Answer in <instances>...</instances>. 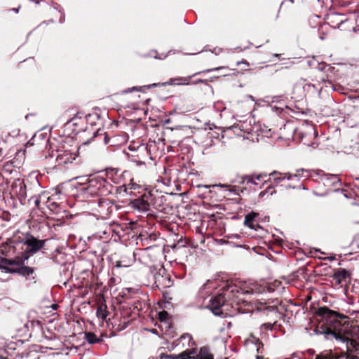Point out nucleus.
<instances>
[{
	"mask_svg": "<svg viewBox=\"0 0 359 359\" xmlns=\"http://www.w3.org/2000/svg\"><path fill=\"white\" fill-rule=\"evenodd\" d=\"M321 317L322 325L318 328L319 334L324 336L327 340H335L338 344L344 345L346 349L347 358H351L352 353H359L358 343L350 338L351 333L349 323L346 320L348 317L340 314L327 307H321L318 311Z\"/></svg>",
	"mask_w": 359,
	"mask_h": 359,
	"instance_id": "f257e3e1",
	"label": "nucleus"
},
{
	"mask_svg": "<svg viewBox=\"0 0 359 359\" xmlns=\"http://www.w3.org/2000/svg\"><path fill=\"white\" fill-rule=\"evenodd\" d=\"M77 155L74 152H71L68 150L64 149L63 148L57 149L55 151L53 150L51 154H49V158L50 159L55 158L57 165L66 166L70 163H72L76 160Z\"/></svg>",
	"mask_w": 359,
	"mask_h": 359,
	"instance_id": "1a4fd4ad",
	"label": "nucleus"
},
{
	"mask_svg": "<svg viewBox=\"0 0 359 359\" xmlns=\"http://www.w3.org/2000/svg\"><path fill=\"white\" fill-rule=\"evenodd\" d=\"M254 176L253 175H245L243 177L241 183H246L247 184L252 183Z\"/></svg>",
	"mask_w": 359,
	"mask_h": 359,
	"instance_id": "cd10ccee",
	"label": "nucleus"
},
{
	"mask_svg": "<svg viewBox=\"0 0 359 359\" xmlns=\"http://www.w3.org/2000/svg\"><path fill=\"white\" fill-rule=\"evenodd\" d=\"M260 175H262V179L267 177L269 175L266 172H262V173H260Z\"/></svg>",
	"mask_w": 359,
	"mask_h": 359,
	"instance_id": "37998d69",
	"label": "nucleus"
},
{
	"mask_svg": "<svg viewBox=\"0 0 359 359\" xmlns=\"http://www.w3.org/2000/svg\"><path fill=\"white\" fill-rule=\"evenodd\" d=\"M255 177V180H262V175H260V174H258V175H252Z\"/></svg>",
	"mask_w": 359,
	"mask_h": 359,
	"instance_id": "72a5a7b5",
	"label": "nucleus"
},
{
	"mask_svg": "<svg viewBox=\"0 0 359 359\" xmlns=\"http://www.w3.org/2000/svg\"><path fill=\"white\" fill-rule=\"evenodd\" d=\"M26 260L24 259L23 257L20 256H15V258L11 259L2 258L0 267L6 272L18 273L22 276L27 278L34 273V268L25 266Z\"/></svg>",
	"mask_w": 359,
	"mask_h": 359,
	"instance_id": "f03ea898",
	"label": "nucleus"
},
{
	"mask_svg": "<svg viewBox=\"0 0 359 359\" xmlns=\"http://www.w3.org/2000/svg\"><path fill=\"white\" fill-rule=\"evenodd\" d=\"M158 315L161 320H164L168 316V312L165 311L160 312Z\"/></svg>",
	"mask_w": 359,
	"mask_h": 359,
	"instance_id": "2f4dec72",
	"label": "nucleus"
},
{
	"mask_svg": "<svg viewBox=\"0 0 359 359\" xmlns=\"http://www.w3.org/2000/svg\"><path fill=\"white\" fill-rule=\"evenodd\" d=\"M239 292L247 294H261L266 291V286L255 281H250L243 288L238 289Z\"/></svg>",
	"mask_w": 359,
	"mask_h": 359,
	"instance_id": "ddd939ff",
	"label": "nucleus"
},
{
	"mask_svg": "<svg viewBox=\"0 0 359 359\" xmlns=\"http://www.w3.org/2000/svg\"><path fill=\"white\" fill-rule=\"evenodd\" d=\"M152 194L150 192H144L139 198L130 201L131 207L141 212H147L150 210V201Z\"/></svg>",
	"mask_w": 359,
	"mask_h": 359,
	"instance_id": "9b49d317",
	"label": "nucleus"
},
{
	"mask_svg": "<svg viewBox=\"0 0 359 359\" xmlns=\"http://www.w3.org/2000/svg\"><path fill=\"white\" fill-rule=\"evenodd\" d=\"M208 283L204 284L202 287V290H205Z\"/></svg>",
	"mask_w": 359,
	"mask_h": 359,
	"instance_id": "de8ad7c7",
	"label": "nucleus"
},
{
	"mask_svg": "<svg viewBox=\"0 0 359 359\" xmlns=\"http://www.w3.org/2000/svg\"><path fill=\"white\" fill-rule=\"evenodd\" d=\"M222 69V67H217V68H213V69H207L205 72H212V71H216V70H219Z\"/></svg>",
	"mask_w": 359,
	"mask_h": 359,
	"instance_id": "4c0bfd02",
	"label": "nucleus"
},
{
	"mask_svg": "<svg viewBox=\"0 0 359 359\" xmlns=\"http://www.w3.org/2000/svg\"><path fill=\"white\" fill-rule=\"evenodd\" d=\"M196 350L187 349L180 354H165L161 353L160 355V359H213V356L209 353L208 348H201L198 353L196 355Z\"/></svg>",
	"mask_w": 359,
	"mask_h": 359,
	"instance_id": "423d86ee",
	"label": "nucleus"
},
{
	"mask_svg": "<svg viewBox=\"0 0 359 359\" xmlns=\"http://www.w3.org/2000/svg\"><path fill=\"white\" fill-rule=\"evenodd\" d=\"M349 276L350 274L347 270L339 268L334 271L332 277L334 284L341 287L344 283L347 282Z\"/></svg>",
	"mask_w": 359,
	"mask_h": 359,
	"instance_id": "4468645a",
	"label": "nucleus"
},
{
	"mask_svg": "<svg viewBox=\"0 0 359 359\" xmlns=\"http://www.w3.org/2000/svg\"><path fill=\"white\" fill-rule=\"evenodd\" d=\"M96 316L98 318L102 320H106L107 323L108 321L106 320L107 316V311L106 304H101L98 306L96 311ZM109 325V324H107Z\"/></svg>",
	"mask_w": 359,
	"mask_h": 359,
	"instance_id": "aec40b11",
	"label": "nucleus"
},
{
	"mask_svg": "<svg viewBox=\"0 0 359 359\" xmlns=\"http://www.w3.org/2000/svg\"><path fill=\"white\" fill-rule=\"evenodd\" d=\"M329 259H330V260H333V259H334V257H330L329 258Z\"/></svg>",
	"mask_w": 359,
	"mask_h": 359,
	"instance_id": "603ef678",
	"label": "nucleus"
},
{
	"mask_svg": "<svg viewBox=\"0 0 359 359\" xmlns=\"http://www.w3.org/2000/svg\"><path fill=\"white\" fill-rule=\"evenodd\" d=\"M296 136L303 144L313 148H317L318 146V143L316 141L317 137L316 128L312 125H307L297 130Z\"/></svg>",
	"mask_w": 359,
	"mask_h": 359,
	"instance_id": "0eeeda50",
	"label": "nucleus"
},
{
	"mask_svg": "<svg viewBox=\"0 0 359 359\" xmlns=\"http://www.w3.org/2000/svg\"><path fill=\"white\" fill-rule=\"evenodd\" d=\"M316 176H319L324 181V183L327 185L336 186L340 182V179L337 175L325 174L322 170H318Z\"/></svg>",
	"mask_w": 359,
	"mask_h": 359,
	"instance_id": "dca6fc26",
	"label": "nucleus"
},
{
	"mask_svg": "<svg viewBox=\"0 0 359 359\" xmlns=\"http://www.w3.org/2000/svg\"><path fill=\"white\" fill-rule=\"evenodd\" d=\"M252 342L257 346V353H262V348H263V343L259 340V339L252 337Z\"/></svg>",
	"mask_w": 359,
	"mask_h": 359,
	"instance_id": "393cba45",
	"label": "nucleus"
},
{
	"mask_svg": "<svg viewBox=\"0 0 359 359\" xmlns=\"http://www.w3.org/2000/svg\"><path fill=\"white\" fill-rule=\"evenodd\" d=\"M276 109L277 111H279V109H280L279 108H277L276 107H272V109Z\"/></svg>",
	"mask_w": 359,
	"mask_h": 359,
	"instance_id": "8fccbe9b",
	"label": "nucleus"
},
{
	"mask_svg": "<svg viewBox=\"0 0 359 359\" xmlns=\"http://www.w3.org/2000/svg\"><path fill=\"white\" fill-rule=\"evenodd\" d=\"M229 191L230 192H233L234 194H238L237 192H236V189L235 187L229 189Z\"/></svg>",
	"mask_w": 359,
	"mask_h": 359,
	"instance_id": "58836bf2",
	"label": "nucleus"
},
{
	"mask_svg": "<svg viewBox=\"0 0 359 359\" xmlns=\"http://www.w3.org/2000/svg\"><path fill=\"white\" fill-rule=\"evenodd\" d=\"M191 77L192 76H189L187 77H176L170 79L166 82L154 83L152 84L144 85L142 86H133L123 90L121 91V94H127L133 92H140L144 93L146 92V90H149L152 88L175 85L176 84L175 81L178 82L177 84L188 85L189 83V80L191 79Z\"/></svg>",
	"mask_w": 359,
	"mask_h": 359,
	"instance_id": "20e7f679",
	"label": "nucleus"
},
{
	"mask_svg": "<svg viewBox=\"0 0 359 359\" xmlns=\"http://www.w3.org/2000/svg\"><path fill=\"white\" fill-rule=\"evenodd\" d=\"M276 321L273 323H263L262 325H261V329H266V330H272L273 328V326L274 325L276 324Z\"/></svg>",
	"mask_w": 359,
	"mask_h": 359,
	"instance_id": "c85d7f7f",
	"label": "nucleus"
},
{
	"mask_svg": "<svg viewBox=\"0 0 359 359\" xmlns=\"http://www.w3.org/2000/svg\"><path fill=\"white\" fill-rule=\"evenodd\" d=\"M316 172H318V170L315 171V170H306V169H303V168L299 169L297 170L296 174H299V176L297 177V178H298L299 180L303 177H306V178L312 177L314 175H316Z\"/></svg>",
	"mask_w": 359,
	"mask_h": 359,
	"instance_id": "6ab92c4d",
	"label": "nucleus"
},
{
	"mask_svg": "<svg viewBox=\"0 0 359 359\" xmlns=\"http://www.w3.org/2000/svg\"><path fill=\"white\" fill-rule=\"evenodd\" d=\"M227 237L229 238H240V235H238V234H232L231 236H228Z\"/></svg>",
	"mask_w": 359,
	"mask_h": 359,
	"instance_id": "e433bc0d",
	"label": "nucleus"
},
{
	"mask_svg": "<svg viewBox=\"0 0 359 359\" xmlns=\"http://www.w3.org/2000/svg\"><path fill=\"white\" fill-rule=\"evenodd\" d=\"M128 149L133 152L131 154H128L130 161L136 163L137 165L145 163L144 158L141 156L142 154L147 153V147L144 145H140L137 149L130 145Z\"/></svg>",
	"mask_w": 359,
	"mask_h": 359,
	"instance_id": "f8f14e48",
	"label": "nucleus"
},
{
	"mask_svg": "<svg viewBox=\"0 0 359 359\" xmlns=\"http://www.w3.org/2000/svg\"><path fill=\"white\" fill-rule=\"evenodd\" d=\"M256 359H263V358H262V357H261V356L257 355V358H256Z\"/></svg>",
	"mask_w": 359,
	"mask_h": 359,
	"instance_id": "3c124183",
	"label": "nucleus"
},
{
	"mask_svg": "<svg viewBox=\"0 0 359 359\" xmlns=\"http://www.w3.org/2000/svg\"><path fill=\"white\" fill-rule=\"evenodd\" d=\"M236 293H239L238 288L235 285H229L224 289L222 293L211 297L210 299V306L212 313L216 316H219L222 312H219V310L222 306H224L227 299H231L230 294H232V295L234 296Z\"/></svg>",
	"mask_w": 359,
	"mask_h": 359,
	"instance_id": "39448f33",
	"label": "nucleus"
},
{
	"mask_svg": "<svg viewBox=\"0 0 359 359\" xmlns=\"http://www.w3.org/2000/svg\"><path fill=\"white\" fill-rule=\"evenodd\" d=\"M114 191H115L116 194H118L120 196H125V194H128L131 196H135V194L133 191L128 192V189H127V186L126 184L119 186V187H115L114 189Z\"/></svg>",
	"mask_w": 359,
	"mask_h": 359,
	"instance_id": "412c9836",
	"label": "nucleus"
},
{
	"mask_svg": "<svg viewBox=\"0 0 359 359\" xmlns=\"http://www.w3.org/2000/svg\"><path fill=\"white\" fill-rule=\"evenodd\" d=\"M180 340L182 341H187L188 345L190 346V343L191 342L193 344H194V341H192V337L189 334H184L180 337Z\"/></svg>",
	"mask_w": 359,
	"mask_h": 359,
	"instance_id": "bb28decb",
	"label": "nucleus"
},
{
	"mask_svg": "<svg viewBox=\"0 0 359 359\" xmlns=\"http://www.w3.org/2000/svg\"><path fill=\"white\" fill-rule=\"evenodd\" d=\"M109 142V138L108 137L107 135H105L104 137V142L105 144H107Z\"/></svg>",
	"mask_w": 359,
	"mask_h": 359,
	"instance_id": "f704fd0d",
	"label": "nucleus"
},
{
	"mask_svg": "<svg viewBox=\"0 0 359 359\" xmlns=\"http://www.w3.org/2000/svg\"><path fill=\"white\" fill-rule=\"evenodd\" d=\"M64 20H65V17H64V15H63L62 18H60V23H63V22H64Z\"/></svg>",
	"mask_w": 359,
	"mask_h": 359,
	"instance_id": "a18cd8bd",
	"label": "nucleus"
},
{
	"mask_svg": "<svg viewBox=\"0 0 359 359\" xmlns=\"http://www.w3.org/2000/svg\"><path fill=\"white\" fill-rule=\"evenodd\" d=\"M85 339L90 344L99 343L102 341V339L98 338L93 332H86L85 334Z\"/></svg>",
	"mask_w": 359,
	"mask_h": 359,
	"instance_id": "4be33fe9",
	"label": "nucleus"
},
{
	"mask_svg": "<svg viewBox=\"0 0 359 359\" xmlns=\"http://www.w3.org/2000/svg\"><path fill=\"white\" fill-rule=\"evenodd\" d=\"M282 175L283 173L274 170L270 174H269V179L265 181V182H273L275 184L278 185L285 180V177H283Z\"/></svg>",
	"mask_w": 359,
	"mask_h": 359,
	"instance_id": "f3484780",
	"label": "nucleus"
},
{
	"mask_svg": "<svg viewBox=\"0 0 359 359\" xmlns=\"http://www.w3.org/2000/svg\"><path fill=\"white\" fill-rule=\"evenodd\" d=\"M255 177H254V178H253V180H252V184L257 185V184L256 183V182L255 181Z\"/></svg>",
	"mask_w": 359,
	"mask_h": 359,
	"instance_id": "09e8293b",
	"label": "nucleus"
},
{
	"mask_svg": "<svg viewBox=\"0 0 359 359\" xmlns=\"http://www.w3.org/2000/svg\"><path fill=\"white\" fill-rule=\"evenodd\" d=\"M106 184V179L100 176H95L88 180L87 185L83 188V190L90 195L100 194L102 188Z\"/></svg>",
	"mask_w": 359,
	"mask_h": 359,
	"instance_id": "9d476101",
	"label": "nucleus"
},
{
	"mask_svg": "<svg viewBox=\"0 0 359 359\" xmlns=\"http://www.w3.org/2000/svg\"><path fill=\"white\" fill-rule=\"evenodd\" d=\"M13 191L21 199H25L27 197L26 185L24 181L21 179L15 180L12 184Z\"/></svg>",
	"mask_w": 359,
	"mask_h": 359,
	"instance_id": "2eb2a0df",
	"label": "nucleus"
},
{
	"mask_svg": "<svg viewBox=\"0 0 359 359\" xmlns=\"http://www.w3.org/2000/svg\"><path fill=\"white\" fill-rule=\"evenodd\" d=\"M283 177H285V180L287 179V180H292V178L294 177H297L299 176V174H294V175H292L289 172H286V173H283Z\"/></svg>",
	"mask_w": 359,
	"mask_h": 359,
	"instance_id": "c756f323",
	"label": "nucleus"
},
{
	"mask_svg": "<svg viewBox=\"0 0 359 359\" xmlns=\"http://www.w3.org/2000/svg\"><path fill=\"white\" fill-rule=\"evenodd\" d=\"M257 215V213L254 212H250V213L247 214L245 217L244 220V225L245 226H248L252 229H255V225L253 224L255 217Z\"/></svg>",
	"mask_w": 359,
	"mask_h": 359,
	"instance_id": "a211bd4d",
	"label": "nucleus"
},
{
	"mask_svg": "<svg viewBox=\"0 0 359 359\" xmlns=\"http://www.w3.org/2000/svg\"><path fill=\"white\" fill-rule=\"evenodd\" d=\"M266 191H264L260 192L259 196L263 197L266 194Z\"/></svg>",
	"mask_w": 359,
	"mask_h": 359,
	"instance_id": "79ce46f5",
	"label": "nucleus"
},
{
	"mask_svg": "<svg viewBox=\"0 0 359 359\" xmlns=\"http://www.w3.org/2000/svg\"><path fill=\"white\" fill-rule=\"evenodd\" d=\"M127 189H128V192L133 191L134 193V191L142 189V187L135 182H130L127 185Z\"/></svg>",
	"mask_w": 359,
	"mask_h": 359,
	"instance_id": "a878e982",
	"label": "nucleus"
},
{
	"mask_svg": "<svg viewBox=\"0 0 359 359\" xmlns=\"http://www.w3.org/2000/svg\"><path fill=\"white\" fill-rule=\"evenodd\" d=\"M20 248H23L21 250V256L23 257L24 259H28L30 256L36 253L39 251L45 245L44 240H39L33 236L29 233L20 234Z\"/></svg>",
	"mask_w": 359,
	"mask_h": 359,
	"instance_id": "7ed1b4c3",
	"label": "nucleus"
},
{
	"mask_svg": "<svg viewBox=\"0 0 359 359\" xmlns=\"http://www.w3.org/2000/svg\"><path fill=\"white\" fill-rule=\"evenodd\" d=\"M21 250H23V248H20L19 233L13 235L0 245V252L6 256L11 255L21 256Z\"/></svg>",
	"mask_w": 359,
	"mask_h": 359,
	"instance_id": "6e6552de",
	"label": "nucleus"
},
{
	"mask_svg": "<svg viewBox=\"0 0 359 359\" xmlns=\"http://www.w3.org/2000/svg\"><path fill=\"white\" fill-rule=\"evenodd\" d=\"M316 359H332L329 354H321L317 355Z\"/></svg>",
	"mask_w": 359,
	"mask_h": 359,
	"instance_id": "473e14b6",
	"label": "nucleus"
},
{
	"mask_svg": "<svg viewBox=\"0 0 359 359\" xmlns=\"http://www.w3.org/2000/svg\"><path fill=\"white\" fill-rule=\"evenodd\" d=\"M34 203H35L36 206L37 208H39V204H40V200H39V198H36V199H35V201H34Z\"/></svg>",
	"mask_w": 359,
	"mask_h": 359,
	"instance_id": "c9c22d12",
	"label": "nucleus"
},
{
	"mask_svg": "<svg viewBox=\"0 0 359 359\" xmlns=\"http://www.w3.org/2000/svg\"><path fill=\"white\" fill-rule=\"evenodd\" d=\"M351 359H359V356L357 355H353L350 358Z\"/></svg>",
	"mask_w": 359,
	"mask_h": 359,
	"instance_id": "49530a36",
	"label": "nucleus"
},
{
	"mask_svg": "<svg viewBox=\"0 0 359 359\" xmlns=\"http://www.w3.org/2000/svg\"><path fill=\"white\" fill-rule=\"evenodd\" d=\"M260 306L257 307V309L260 311H263L264 313L266 312H278V309L275 306H265V304L259 303Z\"/></svg>",
	"mask_w": 359,
	"mask_h": 359,
	"instance_id": "5701e85b",
	"label": "nucleus"
},
{
	"mask_svg": "<svg viewBox=\"0 0 359 359\" xmlns=\"http://www.w3.org/2000/svg\"><path fill=\"white\" fill-rule=\"evenodd\" d=\"M49 203L48 204V208L51 210V211H55V210L57 208V204L54 203V202H48Z\"/></svg>",
	"mask_w": 359,
	"mask_h": 359,
	"instance_id": "7c9ffc66",
	"label": "nucleus"
},
{
	"mask_svg": "<svg viewBox=\"0 0 359 359\" xmlns=\"http://www.w3.org/2000/svg\"><path fill=\"white\" fill-rule=\"evenodd\" d=\"M353 31L355 32H359V24L357 25L356 27L353 28Z\"/></svg>",
	"mask_w": 359,
	"mask_h": 359,
	"instance_id": "a19ab883",
	"label": "nucleus"
},
{
	"mask_svg": "<svg viewBox=\"0 0 359 359\" xmlns=\"http://www.w3.org/2000/svg\"><path fill=\"white\" fill-rule=\"evenodd\" d=\"M215 186L216 187H229L227 184H216Z\"/></svg>",
	"mask_w": 359,
	"mask_h": 359,
	"instance_id": "ea45409f",
	"label": "nucleus"
},
{
	"mask_svg": "<svg viewBox=\"0 0 359 359\" xmlns=\"http://www.w3.org/2000/svg\"><path fill=\"white\" fill-rule=\"evenodd\" d=\"M219 243H220L221 244H224V243H228V241H225V240H224V239H221V240L219 241Z\"/></svg>",
	"mask_w": 359,
	"mask_h": 359,
	"instance_id": "c03bdc74",
	"label": "nucleus"
},
{
	"mask_svg": "<svg viewBox=\"0 0 359 359\" xmlns=\"http://www.w3.org/2000/svg\"><path fill=\"white\" fill-rule=\"evenodd\" d=\"M115 187H113L108 179H106V184L104 187L102 188V191H101V195H107L108 194H112L114 192V189Z\"/></svg>",
	"mask_w": 359,
	"mask_h": 359,
	"instance_id": "b1692460",
	"label": "nucleus"
}]
</instances>
